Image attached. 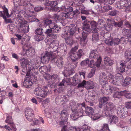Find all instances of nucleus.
Masks as SVG:
<instances>
[{
	"label": "nucleus",
	"mask_w": 131,
	"mask_h": 131,
	"mask_svg": "<svg viewBox=\"0 0 131 131\" xmlns=\"http://www.w3.org/2000/svg\"><path fill=\"white\" fill-rule=\"evenodd\" d=\"M100 56L98 52L96 50H91L90 53V58L92 59H98Z\"/></svg>",
	"instance_id": "29"
},
{
	"label": "nucleus",
	"mask_w": 131,
	"mask_h": 131,
	"mask_svg": "<svg viewBox=\"0 0 131 131\" xmlns=\"http://www.w3.org/2000/svg\"><path fill=\"white\" fill-rule=\"evenodd\" d=\"M42 89L39 87H38L36 88L34 91V93L36 95L40 96Z\"/></svg>",
	"instance_id": "51"
},
{
	"label": "nucleus",
	"mask_w": 131,
	"mask_h": 131,
	"mask_svg": "<svg viewBox=\"0 0 131 131\" xmlns=\"http://www.w3.org/2000/svg\"><path fill=\"white\" fill-rule=\"evenodd\" d=\"M79 87L83 88L85 87L86 89L88 90L90 89H93L94 87V84L93 82L91 81H86L83 80L81 83L80 84Z\"/></svg>",
	"instance_id": "9"
},
{
	"label": "nucleus",
	"mask_w": 131,
	"mask_h": 131,
	"mask_svg": "<svg viewBox=\"0 0 131 131\" xmlns=\"http://www.w3.org/2000/svg\"><path fill=\"white\" fill-rule=\"evenodd\" d=\"M107 118L108 122L110 124L112 123L116 124L119 122L118 118L116 116L113 115H109L108 116Z\"/></svg>",
	"instance_id": "25"
},
{
	"label": "nucleus",
	"mask_w": 131,
	"mask_h": 131,
	"mask_svg": "<svg viewBox=\"0 0 131 131\" xmlns=\"http://www.w3.org/2000/svg\"><path fill=\"white\" fill-rule=\"evenodd\" d=\"M124 38H121L120 39L119 38H114L113 39V44L115 45H118L121 42V41H122V40Z\"/></svg>",
	"instance_id": "58"
},
{
	"label": "nucleus",
	"mask_w": 131,
	"mask_h": 131,
	"mask_svg": "<svg viewBox=\"0 0 131 131\" xmlns=\"http://www.w3.org/2000/svg\"><path fill=\"white\" fill-rule=\"evenodd\" d=\"M125 56L127 60H130L131 59V51H127L125 52Z\"/></svg>",
	"instance_id": "50"
},
{
	"label": "nucleus",
	"mask_w": 131,
	"mask_h": 131,
	"mask_svg": "<svg viewBox=\"0 0 131 131\" xmlns=\"http://www.w3.org/2000/svg\"><path fill=\"white\" fill-rule=\"evenodd\" d=\"M119 64L120 66V68L119 69V71L122 73L125 71V68L126 65L125 62L124 61L122 60L120 61L119 62Z\"/></svg>",
	"instance_id": "35"
},
{
	"label": "nucleus",
	"mask_w": 131,
	"mask_h": 131,
	"mask_svg": "<svg viewBox=\"0 0 131 131\" xmlns=\"http://www.w3.org/2000/svg\"><path fill=\"white\" fill-rule=\"evenodd\" d=\"M78 46H76L74 48H72L71 49L69 53V57H70V54L71 53H75V51L78 49Z\"/></svg>",
	"instance_id": "62"
},
{
	"label": "nucleus",
	"mask_w": 131,
	"mask_h": 131,
	"mask_svg": "<svg viewBox=\"0 0 131 131\" xmlns=\"http://www.w3.org/2000/svg\"><path fill=\"white\" fill-rule=\"evenodd\" d=\"M47 86V85L43 87V88H42L40 93L39 96L42 98H45L47 96L48 92V91Z\"/></svg>",
	"instance_id": "31"
},
{
	"label": "nucleus",
	"mask_w": 131,
	"mask_h": 131,
	"mask_svg": "<svg viewBox=\"0 0 131 131\" xmlns=\"http://www.w3.org/2000/svg\"><path fill=\"white\" fill-rule=\"evenodd\" d=\"M50 6L52 10L55 11L57 7V1H51Z\"/></svg>",
	"instance_id": "44"
},
{
	"label": "nucleus",
	"mask_w": 131,
	"mask_h": 131,
	"mask_svg": "<svg viewBox=\"0 0 131 131\" xmlns=\"http://www.w3.org/2000/svg\"><path fill=\"white\" fill-rule=\"evenodd\" d=\"M107 86H108V88L105 87V89L106 90V91L108 92L109 94L113 92H115L117 91H119V89L117 87L114 86H112L111 87L107 85Z\"/></svg>",
	"instance_id": "33"
},
{
	"label": "nucleus",
	"mask_w": 131,
	"mask_h": 131,
	"mask_svg": "<svg viewBox=\"0 0 131 131\" xmlns=\"http://www.w3.org/2000/svg\"><path fill=\"white\" fill-rule=\"evenodd\" d=\"M76 30V28L75 25L74 24H71L69 26V29L67 30V34L70 35V36H72L75 33Z\"/></svg>",
	"instance_id": "26"
},
{
	"label": "nucleus",
	"mask_w": 131,
	"mask_h": 131,
	"mask_svg": "<svg viewBox=\"0 0 131 131\" xmlns=\"http://www.w3.org/2000/svg\"><path fill=\"white\" fill-rule=\"evenodd\" d=\"M46 30L45 33L48 35V37L45 40V42L47 45H50L53 49L54 47H57L55 45L57 42V41L56 40L57 38V35L56 34H52V32L53 31L52 29L49 28Z\"/></svg>",
	"instance_id": "4"
},
{
	"label": "nucleus",
	"mask_w": 131,
	"mask_h": 131,
	"mask_svg": "<svg viewBox=\"0 0 131 131\" xmlns=\"http://www.w3.org/2000/svg\"><path fill=\"white\" fill-rule=\"evenodd\" d=\"M51 56V53L46 52L45 55L41 58V61L42 62L44 63H48L50 60Z\"/></svg>",
	"instance_id": "24"
},
{
	"label": "nucleus",
	"mask_w": 131,
	"mask_h": 131,
	"mask_svg": "<svg viewBox=\"0 0 131 131\" xmlns=\"http://www.w3.org/2000/svg\"><path fill=\"white\" fill-rule=\"evenodd\" d=\"M112 8V7L110 6H104L102 8V11L103 12H107L109 10L111 9Z\"/></svg>",
	"instance_id": "59"
},
{
	"label": "nucleus",
	"mask_w": 131,
	"mask_h": 131,
	"mask_svg": "<svg viewBox=\"0 0 131 131\" xmlns=\"http://www.w3.org/2000/svg\"><path fill=\"white\" fill-rule=\"evenodd\" d=\"M69 7L65 9L63 12L66 14H67V18H70L74 17V15H75V11L73 12V10L72 8L71 7Z\"/></svg>",
	"instance_id": "19"
},
{
	"label": "nucleus",
	"mask_w": 131,
	"mask_h": 131,
	"mask_svg": "<svg viewBox=\"0 0 131 131\" xmlns=\"http://www.w3.org/2000/svg\"><path fill=\"white\" fill-rule=\"evenodd\" d=\"M109 98L108 97L104 96L103 97H101L99 100V107L101 108L103 105H105V103L108 101Z\"/></svg>",
	"instance_id": "30"
},
{
	"label": "nucleus",
	"mask_w": 131,
	"mask_h": 131,
	"mask_svg": "<svg viewBox=\"0 0 131 131\" xmlns=\"http://www.w3.org/2000/svg\"><path fill=\"white\" fill-rule=\"evenodd\" d=\"M41 25L43 28H46L48 26L49 28H51L52 29L53 32L56 33L59 32L61 29L60 27L55 23H52V21L51 20L46 19L44 20L42 23Z\"/></svg>",
	"instance_id": "5"
},
{
	"label": "nucleus",
	"mask_w": 131,
	"mask_h": 131,
	"mask_svg": "<svg viewBox=\"0 0 131 131\" xmlns=\"http://www.w3.org/2000/svg\"><path fill=\"white\" fill-rule=\"evenodd\" d=\"M50 76L51 81L48 82L47 86L51 88H55L56 85L55 82L58 79V76L57 74H53Z\"/></svg>",
	"instance_id": "15"
},
{
	"label": "nucleus",
	"mask_w": 131,
	"mask_h": 131,
	"mask_svg": "<svg viewBox=\"0 0 131 131\" xmlns=\"http://www.w3.org/2000/svg\"><path fill=\"white\" fill-rule=\"evenodd\" d=\"M21 23L20 26V30L23 31L24 33L28 32L29 28L28 25L27 24V22L25 21L24 23L22 22V23L21 22Z\"/></svg>",
	"instance_id": "28"
},
{
	"label": "nucleus",
	"mask_w": 131,
	"mask_h": 131,
	"mask_svg": "<svg viewBox=\"0 0 131 131\" xmlns=\"http://www.w3.org/2000/svg\"><path fill=\"white\" fill-rule=\"evenodd\" d=\"M91 118L94 120H96L99 118L101 117V115L98 114H96L91 115Z\"/></svg>",
	"instance_id": "56"
},
{
	"label": "nucleus",
	"mask_w": 131,
	"mask_h": 131,
	"mask_svg": "<svg viewBox=\"0 0 131 131\" xmlns=\"http://www.w3.org/2000/svg\"><path fill=\"white\" fill-rule=\"evenodd\" d=\"M51 62L53 63H56L58 61L59 58L56 56V55L51 53V56L50 57Z\"/></svg>",
	"instance_id": "42"
},
{
	"label": "nucleus",
	"mask_w": 131,
	"mask_h": 131,
	"mask_svg": "<svg viewBox=\"0 0 131 131\" xmlns=\"http://www.w3.org/2000/svg\"><path fill=\"white\" fill-rule=\"evenodd\" d=\"M72 62L67 64L65 67L66 71L72 70L75 69L77 67L78 62L75 61H74L71 59Z\"/></svg>",
	"instance_id": "23"
},
{
	"label": "nucleus",
	"mask_w": 131,
	"mask_h": 131,
	"mask_svg": "<svg viewBox=\"0 0 131 131\" xmlns=\"http://www.w3.org/2000/svg\"><path fill=\"white\" fill-rule=\"evenodd\" d=\"M122 34L128 38V42H131V29L128 30L124 29L122 30Z\"/></svg>",
	"instance_id": "27"
},
{
	"label": "nucleus",
	"mask_w": 131,
	"mask_h": 131,
	"mask_svg": "<svg viewBox=\"0 0 131 131\" xmlns=\"http://www.w3.org/2000/svg\"><path fill=\"white\" fill-rule=\"evenodd\" d=\"M100 131H111L109 129L108 126V124H104L102 128Z\"/></svg>",
	"instance_id": "54"
},
{
	"label": "nucleus",
	"mask_w": 131,
	"mask_h": 131,
	"mask_svg": "<svg viewBox=\"0 0 131 131\" xmlns=\"http://www.w3.org/2000/svg\"><path fill=\"white\" fill-rule=\"evenodd\" d=\"M68 35L67 34V33H66L62 36V38H64L65 39V42L67 44L71 45L72 44L73 42L72 39L71 37H69V36H68Z\"/></svg>",
	"instance_id": "32"
},
{
	"label": "nucleus",
	"mask_w": 131,
	"mask_h": 131,
	"mask_svg": "<svg viewBox=\"0 0 131 131\" xmlns=\"http://www.w3.org/2000/svg\"><path fill=\"white\" fill-rule=\"evenodd\" d=\"M67 14H66L63 12L62 13L60 14L57 16L56 14H54L53 16L54 18L56 20L57 19L61 23L64 21V20L67 18Z\"/></svg>",
	"instance_id": "20"
},
{
	"label": "nucleus",
	"mask_w": 131,
	"mask_h": 131,
	"mask_svg": "<svg viewBox=\"0 0 131 131\" xmlns=\"http://www.w3.org/2000/svg\"><path fill=\"white\" fill-rule=\"evenodd\" d=\"M45 37V36L44 35H42V34L40 35H37L36 37V39L37 41H39L43 40Z\"/></svg>",
	"instance_id": "55"
},
{
	"label": "nucleus",
	"mask_w": 131,
	"mask_h": 131,
	"mask_svg": "<svg viewBox=\"0 0 131 131\" xmlns=\"http://www.w3.org/2000/svg\"><path fill=\"white\" fill-rule=\"evenodd\" d=\"M39 71L42 74H46L48 71L47 67L46 66H41L39 68Z\"/></svg>",
	"instance_id": "45"
},
{
	"label": "nucleus",
	"mask_w": 131,
	"mask_h": 131,
	"mask_svg": "<svg viewBox=\"0 0 131 131\" xmlns=\"http://www.w3.org/2000/svg\"><path fill=\"white\" fill-rule=\"evenodd\" d=\"M115 77H114L113 75L110 73L108 74V77L110 79V82L114 85H118V83L120 82V81L122 80L123 77L121 74L119 73H117L115 74Z\"/></svg>",
	"instance_id": "6"
},
{
	"label": "nucleus",
	"mask_w": 131,
	"mask_h": 131,
	"mask_svg": "<svg viewBox=\"0 0 131 131\" xmlns=\"http://www.w3.org/2000/svg\"><path fill=\"white\" fill-rule=\"evenodd\" d=\"M72 81H71L72 85L75 86L77 84L78 85L77 87L78 88H81V87H79V85L81 84L82 82V77L80 75H78L77 74H75L73 78H71Z\"/></svg>",
	"instance_id": "12"
},
{
	"label": "nucleus",
	"mask_w": 131,
	"mask_h": 131,
	"mask_svg": "<svg viewBox=\"0 0 131 131\" xmlns=\"http://www.w3.org/2000/svg\"><path fill=\"white\" fill-rule=\"evenodd\" d=\"M60 118L61 120L60 122V125L63 127L61 131H67V125L68 123L67 120L69 115L67 111L63 110L61 112ZM67 131H90V127L86 125L82 126L81 128L78 127L75 128L71 127L68 129Z\"/></svg>",
	"instance_id": "2"
},
{
	"label": "nucleus",
	"mask_w": 131,
	"mask_h": 131,
	"mask_svg": "<svg viewBox=\"0 0 131 131\" xmlns=\"http://www.w3.org/2000/svg\"><path fill=\"white\" fill-rule=\"evenodd\" d=\"M27 62L26 61H22L21 63V64L22 67L25 70H26L27 69Z\"/></svg>",
	"instance_id": "61"
},
{
	"label": "nucleus",
	"mask_w": 131,
	"mask_h": 131,
	"mask_svg": "<svg viewBox=\"0 0 131 131\" xmlns=\"http://www.w3.org/2000/svg\"><path fill=\"white\" fill-rule=\"evenodd\" d=\"M89 94L92 101H94L95 99H96L98 95L96 92L94 91L91 92Z\"/></svg>",
	"instance_id": "39"
},
{
	"label": "nucleus",
	"mask_w": 131,
	"mask_h": 131,
	"mask_svg": "<svg viewBox=\"0 0 131 131\" xmlns=\"http://www.w3.org/2000/svg\"><path fill=\"white\" fill-rule=\"evenodd\" d=\"M24 13H25L26 15L31 17L30 21L31 22H38L39 20L36 18V16L34 15V11H31L30 10H25Z\"/></svg>",
	"instance_id": "18"
},
{
	"label": "nucleus",
	"mask_w": 131,
	"mask_h": 131,
	"mask_svg": "<svg viewBox=\"0 0 131 131\" xmlns=\"http://www.w3.org/2000/svg\"><path fill=\"white\" fill-rule=\"evenodd\" d=\"M115 0H104V4L106 5L108 4L111 5L115 2Z\"/></svg>",
	"instance_id": "64"
},
{
	"label": "nucleus",
	"mask_w": 131,
	"mask_h": 131,
	"mask_svg": "<svg viewBox=\"0 0 131 131\" xmlns=\"http://www.w3.org/2000/svg\"><path fill=\"white\" fill-rule=\"evenodd\" d=\"M128 1L127 0H121L116 4V7L120 9L125 8V7L128 6Z\"/></svg>",
	"instance_id": "22"
},
{
	"label": "nucleus",
	"mask_w": 131,
	"mask_h": 131,
	"mask_svg": "<svg viewBox=\"0 0 131 131\" xmlns=\"http://www.w3.org/2000/svg\"><path fill=\"white\" fill-rule=\"evenodd\" d=\"M103 34V37L105 38V41L106 43L108 45H113V39L109 37L107 38H106V36L107 35V34Z\"/></svg>",
	"instance_id": "34"
},
{
	"label": "nucleus",
	"mask_w": 131,
	"mask_h": 131,
	"mask_svg": "<svg viewBox=\"0 0 131 131\" xmlns=\"http://www.w3.org/2000/svg\"><path fill=\"white\" fill-rule=\"evenodd\" d=\"M30 0H23L22 5L25 10H32L34 8V6L30 3Z\"/></svg>",
	"instance_id": "14"
},
{
	"label": "nucleus",
	"mask_w": 131,
	"mask_h": 131,
	"mask_svg": "<svg viewBox=\"0 0 131 131\" xmlns=\"http://www.w3.org/2000/svg\"><path fill=\"white\" fill-rule=\"evenodd\" d=\"M101 61L102 59L100 56L97 59V61L96 62H94V60L92 59L90 61L89 66L91 68L99 67L100 65Z\"/></svg>",
	"instance_id": "21"
},
{
	"label": "nucleus",
	"mask_w": 131,
	"mask_h": 131,
	"mask_svg": "<svg viewBox=\"0 0 131 131\" xmlns=\"http://www.w3.org/2000/svg\"><path fill=\"white\" fill-rule=\"evenodd\" d=\"M80 43L81 45L83 46H85L87 43V40L86 39H82L80 37Z\"/></svg>",
	"instance_id": "63"
},
{
	"label": "nucleus",
	"mask_w": 131,
	"mask_h": 131,
	"mask_svg": "<svg viewBox=\"0 0 131 131\" xmlns=\"http://www.w3.org/2000/svg\"><path fill=\"white\" fill-rule=\"evenodd\" d=\"M23 48L27 55L31 54L34 55L35 54V49L30 44H25L24 46H23Z\"/></svg>",
	"instance_id": "10"
},
{
	"label": "nucleus",
	"mask_w": 131,
	"mask_h": 131,
	"mask_svg": "<svg viewBox=\"0 0 131 131\" xmlns=\"http://www.w3.org/2000/svg\"><path fill=\"white\" fill-rule=\"evenodd\" d=\"M99 24L94 20L89 21L85 20L84 22L83 28L89 32L101 31L103 32L105 29L107 30V27H106V24L103 25V26H101L100 27L99 26Z\"/></svg>",
	"instance_id": "3"
},
{
	"label": "nucleus",
	"mask_w": 131,
	"mask_h": 131,
	"mask_svg": "<svg viewBox=\"0 0 131 131\" xmlns=\"http://www.w3.org/2000/svg\"><path fill=\"white\" fill-rule=\"evenodd\" d=\"M63 100L61 97V96H59L55 98V102L58 105H62L64 104V101H63Z\"/></svg>",
	"instance_id": "37"
},
{
	"label": "nucleus",
	"mask_w": 131,
	"mask_h": 131,
	"mask_svg": "<svg viewBox=\"0 0 131 131\" xmlns=\"http://www.w3.org/2000/svg\"><path fill=\"white\" fill-rule=\"evenodd\" d=\"M122 91H117L114 92V93L113 95V97L114 98H118V99L120 98V96H122Z\"/></svg>",
	"instance_id": "53"
},
{
	"label": "nucleus",
	"mask_w": 131,
	"mask_h": 131,
	"mask_svg": "<svg viewBox=\"0 0 131 131\" xmlns=\"http://www.w3.org/2000/svg\"><path fill=\"white\" fill-rule=\"evenodd\" d=\"M11 127H10L9 126H7V128H6L7 131H16L17 129L15 127V124L10 125Z\"/></svg>",
	"instance_id": "52"
},
{
	"label": "nucleus",
	"mask_w": 131,
	"mask_h": 131,
	"mask_svg": "<svg viewBox=\"0 0 131 131\" xmlns=\"http://www.w3.org/2000/svg\"><path fill=\"white\" fill-rule=\"evenodd\" d=\"M25 116L29 121L31 122L35 120L34 111L31 108L28 107L26 108L25 110Z\"/></svg>",
	"instance_id": "8"
},
{
	"label": "nucleus",
	"mask_w": 131,
	"mask_h": 131,
	"mask_svg": "<svg viewBox=\"0 0 131 131\" xmlns=\"http://www.w3.org/2000/svg\"><path fill=\"white\" fill-rule=\"evenodd\" d=\"M60 48H59L58 51H59L61 53V54L62 56L66 55L67 53V51L66 49L64 48L63 47H62Z\"/></svg>",
	"instance_id": "57"
},
{
	"label": "nucleus",
	"mask_w": 131,
	"mask_h": 131,
	"mask_svg": "<svg viewBox=\"0 0 131 131\" xmlns=\"http://www.w3.org/2000/svg\"><path fill=\"white\" fill-rule=\"evenodd\" d=\"M117 113L118 116L121 118H124L127 114V110L126 108L118 107L117 108Z\"/></svg>",
	"instance_id": "16"
},
{
	"label": "nucleus",
	"mask_w": 131,
	"mask_h": 131,
	"mask_svg": "<svg viewBox=\"0 0 131 131\" xmlns=\"http://www.w3.org/2000/svg\"><path fill=\"white\" fill-rule=\"evenodd\" d=\"M99 31L96 32H92L91 33H94L92 36V40L93 41L95 42L99 40V35L98 32Z\"/></svg>",
	"instance_id": "43"
},
{
	"label": "nucleus",
	"mask_w": 131,
	"mask_h": 131,
	"mask_svg": "<svg viewBox=\"0 0 131 131\" xmlns=\"http://www.w3.org/2000/svg\"><path fill=\"white\" fill-rule=\"evenodd\" d=\"M115 109V106L113 103L108 102H106L104 105L103 109L105 115L107 116L113 113Z\"/></svg>",
	"instance_id": "7"
},
{
	"label": "nucleus",
	"mask_w": 131,
	"mask_h": 131,
	"mask_svg": "<svg viewBox=\"0 0 131 131\" xmlns=\"http://www.w3.org/2000/svg\"><path fill=\"white\" fill-rule=\"evenodd\" d=\"M122 95L125 96L127 98L131 99V93H130L129 92L125 90L122 91Z\"/></svg>",
	"instance_id": "46"
},
{
	"label": "nucleus",
	"mask_w": 131,
	"mask_h": 131,
	"mask_svg": "<svg viewBox=\"0 0 131 131\" xmlns=\"http://www.w3.org/2000/svg\"><path fill=\"white\" fill-rule=\"evenodd\" d=\"M70 105L72 112L71 117L73 120L84 115V112L89 116L92 115L94 113L93 108L88 106L86 107L84 102L80 104L72 101L70 103Z\"/></svg>",
	"instance_id": "1"
},
{
	"label": "nucleus",
	"mask_w": 131,
	"mask_h": 131,
	"mask_svg": "<svg viewBox=\"0 0 131 131\" xmlns=\"http://www.w3.org/2000/svg\"><path fill=\"white\" fill-rule=\"evenodd\" d=\"M131 83V78L127 77L125 79L123 84V85L126 86L129 85Z\"/></svg>",
	"instance_id": "38"
},
{
	"label": "nucleus",
	"mask_w": 131,
	"mask_h": 131,
	"mask_svg": "<svg viewBox=\"0 0 131 131\" xmlns=\"http://www.w3.org/2000/svg\"><path fill=\"white\" fill-rule=\"evenodd\" d=\"M5 122L6 123H8L10 125L14 124V123L13 122L12 117L10 116H8L7 117L5 121Z\"/></svg>",
	"instance_id": "48"
},
{
	"label": "nucleus",
	"mask_w": 131,
	"mask_h": 131,
	"mask_svg": "<svg viewBox=\"0 0 131 131\" xmlns=\"http://www.w3.org/2000/svg\"><path fill=\"white\" fill-rule=\"evenodd\" d=\"M6 92L4 90H2L0 92V104L3 103V101L6 98Z\"/></svg>",
	"instance_id": "36"
},
{
	"label": "nucleus",
	"mask_w": 131,
	"mask_h": 131,
	"mask_svg": "<svg viewBox=\"0 0 131 131\" xmlns=\"http://www.w3.org/2000/svg\"><path fill=\"white\" fill-rule=\"evenodd\" d=\"M31 82L30 81L29 78L27 77L26 78H25L24 80L23 85L25 87L28 88L31 85Z\"/></svg>",
	"instance_id": "41"
},
{
	"label": "nucleus",
	"mask_w": 131,
	"mask_h": 131,
	"mask_svg": "<svg viewBox=\"0 0 131 131\" xmlns=\"http://www.w3.org/2000/svg\"><path fill=\"white\" fill-rule=\"evenodd\" d=\"M61 97L63 99V101H64V104L66 103L69 101V96L68 95H61Z\"/></svg>",
	"instance_id": "60"
},
{
	"label": "nucleus",
	"mask_w": 131,
	"mask_h": 131,
	"mask_svg": "<svg viewBox=\"0 0 131 131\" xmlns=\"http://www.w3.org/2000/svg\"><path fill=\"white\" fill-rule=\"evenodd\" d=\"M107 24L108 26H106V27H107V30H109V29L107 28H108L109 26L110 28L111 27H111H112V24H113L114 25L115 21L113 19H108L107 20Z\"/></svg>",
	"instance_id": "47"
},
{
	"label": "nucleus",
	"mask_w": 131,
	"mask_h": 131,
	"mask_svg": "<svg viewBox=\"0 0 131 131\" xmlns=\"http://www.w3.org/2000/svg\"><path fill=\"white\" fill-rule=\"evenodd\" d=\"M73 0H65V6L67 7H71L73 5Z\"/></svg>",
	"instance_id": "49"
},
{
	"label": "nucleus",
	"mask_w": 131,
	"mask_h": 131,
	"mask_svg": "<svg viewBox=\"0 0 131 131\" xmlns=\"http://www.w3.org/2000/svg\"><path fill=\"white\" fill-rule=\"evenodd\" d=\"M3 12L4 14H3L2 11H0V16L2 17L4 19L5 22L6 23H12V21L10 19H7L5 15H6L7 17L9 18L10 16V15H9L8 13V10L7 8H6L5 6L3 8Z\"/></svg>",
	"instance_id": "11"
},
{
	"label": "nucleus",
	"mask_w": 131,
	"mask_h": 131,
	"mask_svg": "<svg viewBox=\"0 0 131 131\" xmlns=\"http://www.w3.org/2000/svg\"><path fill=\"white\" fill-rule=\"evenodd\" d=\"M83 53V51L81 49H79L78 52L70 54L69 58L74 61H77L80 59Z\"/></svg>",
	"instance_id": "13"
},
{
	"label": "nucleus",
	"mask_w": 131,
	"mask_h": 131,
	"mask_svg": "<svg viewBox=\"0 0 131 131\" xmlns=\"http://www.w3.org/2000/svg\"><path fill=\"white\" fill-rule=\"evenodd\" d=\"M107 77L106 75L104 73H102L100 74L99 82L103 89L107 86L106 83Z\"/></svg>",
	"instance_id": "17"
},
{
	"label": "nucleus",
	"mask_w": 131,
	"mask_h": 131,
	"mask_svg": "<svg viewBox=\"0 0 131 131\" xmlns=\"http://www.w3.org/2000/svg\"><path fill=\"white\" fill-rule=\"evenodd\" d=\"M56 65L60 69H61L63 67L64 62L62 58H59L58 61L56 63Z\"/></svg>",
	"instance_id": "40"
}]
</instances>
